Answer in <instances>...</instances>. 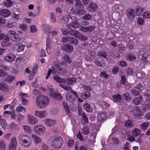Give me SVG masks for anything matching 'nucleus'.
Returning <instances> with one entry per match:
<instances>
[{
    "label": "nucleus",
    "instance_id": "obj_1",
    "mask_svg": "<svg viewBox=\"0 0 150 150\" xmlns=\"http://www.w3.org/2000/svg\"><path fill=\"white\" fill-rule=\"evenodd\" d=\"M19 140L21 142V145L25 147L30 146L32 144V141H28L27 139L29 136L27 135L23 134L20 135L18 137Z\"/></svg>",
    "mask_w": 150,
    "mask_h": 150
},
{
    "label": "nucleus",
    "instance_id": "obj_2",
    "mask_svg": "<svg viewBox=\"0 0 150 150\" xmlns=\"http://www.w3.org/2000/svg\"><path fill=\"white\" fill-rule=\"evenodd\" d=\"M63 143V141L62 137L57 135L54 137L51 146L54 148L59 149L61 147Z\"/></svg>",
    "mask_w": 150,
    "mask_h": 150
},
{
    "label": "nucleus",
    "instance_id": "obj_3",
    "mask_svg": "<svg viewBox=\"0 0 150 150\" xmlns=\"http://www.w3.org/2000/svg\"><path fill=\"white\" fill-rule=\"evenodd\" d=\"M36 101V103H49L50 99L47 96L41 95L37 97Z\"/></svg>",
    "mask_w": 150,
    "mask_h": 150
},
{
    "label": "nucleus",
    "instance_id": "obj_4",
    "mask_svg": "<svg viewBox=\"0 0 150 150\" xmlns=\"http://www.w3.org/2000/svg\"><path fill=\"white\" fill-rule=\"evenodd\" d=\"M8 35L9 38L13 41L18 42L20 40L19 36L13 30H10L8 32Z\"/></svg>",
    "mask_w": 150,
    "mask_h": 150
},
{
    "label": "nucleus",
    "instance_id": "obj_5",
    "mask_svg": "<svg viewBox=\"0 0 150 150\" xmlns=\"http://www.w3.org/2000/svg\"><path fill=\"white\" fill-rule=\"evenodd\" d=\"M17 145V142L15 137H12L8 144L9 150H16Z\"/></svg>",
    "mask_w": 150,
    "mask_h": 150
},
{
    "label": "nucleus",
    "instance_id": "obj_6",
    "mask_svg": "<svg viewBox=\"0 0 150 150\" xmlns=\"http://www.w3.org/2000/svg\"><path fill=\"white\" fill-rule=\"evenodd\" d=\"M61 48L63 50L67 53H71L74 50V47L69 44H62L61 46Z\"/></svg>",
    "mask_w": 150,
    "mask_h": 150
},
{
    "label": "nucleus",
    "instance_id": "obj_7",
    "mask_svg": "<svg viewBox=\"0 0 150 150\" xmlns=\"http://www.w3.org/2000/svg\"><path fill=\"white\" fill-rule=\"evenodd\" d=\"M60 61L61 64L62 66H65L67 65V63L70 64L71 62V58L68 55L62 57Z\"/></svg>",
    "mask_w": 150,
    "mask_h": 150
},
{
    "label": "nucleus",
    "instance_id": "obj_8",
    "mask_svg": "<svg viewBox=\"0 0 150 150\" xmlns=\"http://www.w3.org/2000/svg\"><path fill=\"white\" fill-rule=\"evenodd\" d=\"M34 130L35 133L40 135L45 131V128L42 125H36L34 127Z\"/></svg>",
    "mask_w": 150,
    "mask_h": 150
},
{
    "label": "nucleus",
    "instance_id": "obj_9",
    "mask_svg": "<svg viewBox=\"0 0 150 150\" xmlns=\"http://www.w3.org/2000/svg\"><path fill=\"white\" fill-rule=\"evenodd\" d=\"M47 112L46 110L42 111H35V115L40 119L46 117L47 115Z\"/></svg>",
    "mask_w": 150,
    "mask_h": 150
},
{
    "label": "nucleus",
    "instance_id": "obj_10",
    "mask_svg": "<svg viewBox=\"0 0 150 150\" xmlns=\"http://www.w3.org/2000/svg\"><path fill=\"white\" fill-rule=\"evenodd\" d=\"M27 117L28 122L31 125H35L37 124L38 122V119L33 116L28 115H27Z\"/></svg>",
    "mask_w": 150,
    "mask_h": 150
},
{
    "label": "nucleus",
    "instance_id": "obj_11",
    "mask_svg": "<svg viewBox=\"0 0 150 150\" xmlns=\"http://www.w3.org/2000/svg\"><path fill=\"white\" fill-rule=\"evenodd\" d=\"M95 26H91L88 27L81 26L80 28V30L81 31L85 32H88L93 31L95 29Z\"/></svg>",
    "mask_w": 150,
    "mask_h": 150
},
{
    "label": "nucleus",
    "instance_id": "obj_12",
    "mask_svg": "<svg viewBox=\"0 0 150 150\" xmlns=\"http://www.w3.org/2000/svg\"><path fill=\"white\" fill-rule=\"evenodd\" d=\"M134 10L132 9H128L127 10L126 13L129 20H133L134 18Z\"/></svg>",
    "mask_w": 150,
    "mask_h": 150
},
{
    "label": "nucleus",
    "instance_id": "obj_13",
    "mask_svg": "<svg viewBox=\"0 0 150 150\" xmlns=\"http://www.w3.org/2000/svg\"><path fill=\"white\" fill-rule=\"evenodd\" d=\"M71 92L72 91H70L66 93V98L68 102L72 103L74 102L75 98L72 95Z\"/></svg>",
    "mask_w": 150,
    "mask_h": 150
},
{
    "label": "nucleus",
    "instance_id": "obj_14",
    "mask_svg": "<svg viewBox=\"0 0 150 150\" xmlns=\"http://www.w3.org/2000/svg\"><path fill=\"white\" fill-rule=\"evenodd\" d=\"M50 96L52 98L55 100H60L62 98V96L61 94L58 92L50 93Z\"/></svg>",
    "mask_w": 150,
    "mask_h": 150
},
{
    "label": "nucleus",
    "instance_id": "obj_15",
    "mask_svg": "<svg viewBox=\"0 0 150 150\" xmlns=\"http://www.w3.org/2000/svg\"><path fill=\"white\" fill-rule=\"evenodd\" d=\"M132 112L134 115L137 117L143 115L141 109L137 106L134 108Z\"/></svg>",
    "mask_w": 150,
    "mask_h": 150
},
{
    "label": "nucleus",
    "instance_id": "obj_16",
    "mask_svg": "<svg viewBox=\"0 0 150 150\" xmlns=\"http://www.w3.org/2000/svg\"><path fill=\"white\" fill-rule=\"evenodd\" d=\"M43 122L46 125L50 127L53 126L56 123L55 120L48 119H45Z\"/></svg>",
    "mask_w": 150,
    "mask_h": 150
},
{
    "label": "nucleus",
    "instance_id": "obj_17",
    "mask_svg": "<svg viewBox=\"0 0 150 150\" xmlns=\"http://www.w3.org/2000/svg\"><path fill=\"white\" fill-rule=\"evenodd\" d=\"M107 115L105 113L103 112L99 113L97 115V118L98 121L99 122H101L106 119Z\"/></svg>",
    "mask_w": 150,
    "mask_h": 150
},
{
    "label": "nucleus",
    "instance_id": "obj_18",
    "mask_svg": "<svg viewBox=\"0 0 150 150\" xmlns=\"http://www.w3.org/2000/svg\"><path fill=\"white\" fill-rule=\"evenodd\" d=\"M9 129L11 131H17L19 129L18 127L17 124L15 122H11L9 125Z\"/></svg>",
    "mask_w": 150,
    "mask_h": 150
},
{
    "label": "nucleus",
    "instance_id": "obj_19",
    "mask_svg": "<svg viewBox=\"0 0 150 150\" xmlns=\"http://www.w3.org/2000/svg\"><path fill=\"white\" fill-rule=\"evenodd\" d=\"M84 7H81L76 8V12L77 15L78 16L83 15L85 14L86 11L83 8Z\"/></svg>",
    "mask_w": 150,
    "mask_h": 150
},
{
    "label": "nucleus",
    "instance_id": "obj_20",
    "mask_svg": "<svg viewBox=\"0 0 150 150\" xmlns=\"http://www.w3.org/2000/svg\"><path fill=\"white\" fill-rule=\"evenodd\" d=\"M16 56L12 54H9L7 56H5L4 59L6 61L12 62H13L15 59Z\"/></svg>",
    "mask_w": 150,
    "mask_h": 150
},
{
    "label": "nucleus",
    "instance_id": "obj_21",
    "mask_svg": "<svg viewBox=\"0 0 150 150\" xmlns=\"http://www.w3.org/2000/svg\"><path fill=\"white\" fill-rule=\"evenodd\" d=\"M0 14L4 17H7L10 15L11 13L8 9H3L0 11Z\"/></svg>",
    "mask_w": 150,
    "mask_h": 150
},
{
    "label": "nucleus",
    "instance_id": "obj_22",
    "mask_svg": "<svg viewBox=\"0 0 150 150\" xmlns=\"http://www.w3.org/2000/svg\"><path fill=\"white\" fill-rule=\"evenodd\" d=\"M98 8L97 5L93 3H91L89 6L88 7V9L91 12H94L96 11Z\"/></svg>",
    "mask_w": 150,
    "mask_h": 150
},
{
    "label": "nucleus",
    "instance_id": "obj_23",
    "mask_svg": "<svg viewBox=\"0 0 150 150\" xmlns=\"http://www.w3.org/2000/svg\"><path fill=\"white\" fill-rule=\"evenodd\" d=\"M31 137L33 140L34 143L35 144H37L41 142V139L37 136L34 134H32Z\"/></svg>",
    "mask_w": 150,
    "mask_h": 150
},
{
    "label": "nucleus",
    "instance_id": "obj_24",
    "mask_svg": "<svg viewBox=\"0 0 150 150\" xmlns=\"http://www.w3.org/2000/svg\"><path fill=\"white\" fill-rule=\"evenodd\" d=\"M9 39L8 37H6L4 39L2 42L1 43L2 47H5L10 46V44L9 43Z\"/></svg>",
    "mask_w": 150,
    "mask_h": 150
},
{
    "label": "nucleus",
    "instance_id": "obj_25",
    "mask_svg": "<svg viewBox=\"0 0 150 150\" xmlns=\"http://www.w3.org/2000/svg\"><path fill=\"white\" fill-rule=\"evenodd\" d=\"M101 60V59L98 57H97L94 59L93 62L98 67H102L104 66L103 62Z\"/></svg>",
    "mask_w": 150,
    "mask_h": 150
},
{
    "label": "nucleus",
    "instance_id": "obj_26",
    "mask_svg": "<svg viewBox=\"0 0 150 150\" xmlns=\"http://www.w3.org/2000/svg\"><path fill=\"white\" fill-rule=\"evenodd\" d=\"M8 89V86L6 84L2 83H0V90L6 91Z\"/></svg>",
    "mask_w": 150,
    "mask_h": 150
},
{
    "label": "nucleus",
    "instance_id": "obj_27",
    "mask_svg": "<svg viewBox=\"0 0 150 150\" xmlns=\"http://www.w3.org/2000/svg\"><path fill=\"white\" fill-rule=\"evenodd\" d=\"M112 97L114 102H120L122 100L121 96L119 94L113 95Z\"/></svg>",
    "mask_w": 150,
    "mask_h": 150
},
{
    "label": "nucleus",
    "instance_id": "obj_28",
    "mask_svg": "<svg viewBox=\"0 0 150 150\" xmlns=\"http://www.w3.org/2000/svg\"><path fill=\"white\" fill-rule=\"evenodd\" d=\"M79 24L78 22L76 21H74L71 22L70 24L68 26L69 28H73L75 29L78 28L79 27Z\"/></svg>",
    "mask_w": 150,
    "mask_h": 150
},
{
    "label": "nucleus",
    "instance_id": "obj_29",
    "mask_svg": "<svg viewBox=\"0 0 150 150\" xmlns=\"http://www.w3.org/2000/svg\"><path fill=\"white\" fill-rule=\"evenodd\" d=\"M83 107L85 110L87 112H92L93 111L92 107L89 104H84Z\"/></svg>",
    "mask_w": 150,
    "mask_h": 150
},
{
    "label": "nucleus",
    "instance_id": "obj_30",
    "mask_svg": "<svg viewBox=\"0 0 150 150\" xmlns=\"http://www.w3.org/2000/svg\"><path fill=\"white\" fill-rule=\"evenodd\" d=\"M23 128L25 133L29 134L31 133L32 130L30 127L26 125H23Z\"/></svg>",
    "mask_w": 150,
    "mask_h": 150
},
{
    "label": "nucleus",
    "instance_id": "obj_31",
    "mask_svg": "<svg viewBox=\"0 0 150 150\" xmlns=\"http://www.w3.org/2000/svg\"><path fill=\"white\" fill-rule=\"evenodd\" d=\"M52 72L56 74V69L53 66H52L51 68L49 69L47 76L46 77V79H47L50 77V74Z\"/></svg>",
    "mask_w": 150,
    "mask_h": 150
},
{
    "label": "nucleus",
    "instance_id": "obj_32",
    "mask_svg": "<svg viewBox=\"0 0 150 150\" xmlns=\"http://www.w3.org/2000/svg\"><path fill=\"white\" fill-rule=\"evenodd\" d=\"M131 132L133 136L137 137L139 135L140 130L139 129L135 128L132 130Z\"/></svg>",
    "mask_w": 150,
    "mask_h": 150
},
{
    "label": "nucleus",
    "instance_id": "obj_33",
    "mask_svg": "<svg viewBox=\"0 0 150 150\" xmlns=\"http://www.w3.org/2000/svg\"><path fill=\"white\" fill-rule=\"evenodd\" d=\"M142 59L143 61L148 62H150V55L144 53L142 55Z\"/></svg>",
    "mask_w": 150,
    "mask_h": 150
},
{
    "label": "nucleus",
    "instance_id": "obj_34",
    "mask_svg": "<svg viewBox=\"0 0 150 150\" xmlns=\"http://www.w3.org/2000/svg\"><path fill=\"white\" fill-rule=\"evenodd\" d=\"M54 65L56 69V73L57 72L59 73L61 71H62V68L61 67V66L59 63H55L54 64Z\"/></svg>",
    "mask_w": 150,
    "mask_h": 150
},
{
    "label": "nucleus",
    "instance_id": "obj_35",
    "mask_svg": "<svg viewBox=\"0 0 150 150\" xmlns=\"http://www.w3.org/2000/svg\"><path fill=\"white\" fill-rule=\"evenodd\" d=\"M144 8L140 6H138L136 9V15L138 16H140L144 11Z\"/></svg>",
    "mask_w": 150,
    "mask_h": 150
},
{
    "label": "nucleus",
    "instance_id": "obj_36",
    "mask_svg": "<svg viewBox=\"0 0 150 150\" xmlns=\"http://www.w3.org/2000/svg\"><path fill=\"white\" fill-rule=\"evenodd\" d=\"M3 4L5 6L9 7L12 5L13 2L11 0H5L4 1Z\"/></svg>",
    "mask_w": 150,
    "mask_h": 150
},
{
    "label": "nucleus",
    "instance_id": "obj_37",
    "mask_svg": "<svg viewBox=\"0 0 150 150\" xmlns=\"http://www.w3.org/2000/svg\"><path fill=\"white\" fill-rule=\"evenodd\" d=\"M88 118L86 114H83L82 116V119L81 120L82 125H85L88 123Z\"/></svg>",
    "mask_w": 150,
    "mask_h": 150
},
{
    "label": "nucleus",
    "instance_id": "obj_38",
    "mask_svg": "<svg viewBox=\"0 0 150 150\" xmlns=\"http://www.w3.org/2000/svg\"><path fill=\"white\" fill-rule=\"evenodd\" d=\"M90 130L89 127L87 126L84 127L82 129V133L84 135H86L89 133Z\"/></svg>",
    "mask_w": 150,
    "mask_h": 150
},
{
    "label": "nucleus",
    "instance_id": "obj_39",
    "mask_svg": "<svg viewBox=\"0 0 150 150\" xmlns=\"http://www.w3.org/2000/svg\"><path fill=\"white\" fill-rule=\"evenodd\" d=\"M0 125L5 129H6L7 127V123L6 121L4 119L1 120L0 121Z\"/></svg>",
    "mask_w": 150,
    "mask_h": 150
},
{
    "label": "nucleus",
    "instance_id": "obj_40",
    "mask_svg": "<svg viewBox=\"0 0 150 150\" xmlns=\"http://www.w3.org/2000/svg\"><path fill=\"white\" fill-rule=\"evenodd\" d=\"M53 78L57 82L59 83L60 85L64 83L63 79L61 78L59 76H54Z\"/></svg>",
    "mask_w": 150,
    "mask_h": 150
},
{
    "label": "nucleus",
    "instance_id": "obj_41",
    "mask_svg": "<svg viewBox=\"0 0 150 150\" xmlns=\"http://www.w3.org/2000/svg\"><path fill=\"white\" fill-rule=\"evenodd\" d=\"M134 87V88L137 89L140 91H142L144 89V87L140 82H138Z\"/></svg>",
    "mask_w": 150,
    "mask_h": 150
},
{
    "label": "nucleus",
    "instance_id": "obj_42",
    "mask_svg": "<svg viewBox=\"0 0 150 150\" xmlns=\"http://www.w3.org/2000/svg\"><path fill=\"white\" fill-rule=\"evenodd\" d=\"M69 42L73 44L77 45L78 43V41L74 37H69Z\"/></svg>",
    "mask_w": 150,
    "mask_h": 150
},
{
    "label": "nucleus",
    "instance_id": "obj_43",
    "mask_svg": "<svg viewBox=\"0 0 150 150\" xmlns=\"http://www.w3.org/2000/svg\"><path fill=\"white\" fill-rule=\"evenodd\" d=\"M69 34L74 36H75L77 38L79 36V35L80 33V32L79 31L75 30H73L71 29H70V31H69Z\"/></svg>",
    "mask_w": 150,
    "mask_h": 150
},
{
    "label": "nucleus",
    "instance_id": "obj_44",
    "mask_svg": "<svg viewBox=\"0 0 150 150\" xmlns=\"http://www.w3.org/2000/svg\"><path fill=\"white\" fill-rule=\"evenodd\" d=\"M18 47L17 49V51L18 52H20L24 50L25 47V45H23L21 43L18 44Z\"/></svg>",
    "mask_w": 150,
    "mask_h": 150
},
{
    "label": "nucleus",
    "instance_id": "obj_45",
    "mask_svg": "<svg viewBox=\"0 0 150 150\" xmlns=\"http://www.w3.org/2000/svg\"><path fill=\"white\" fill-rule=\"evenodd\" d=\"M143 100V97L142 96H140L133 99L132 103H140Z\"/></svg>",
    "mask_w": 150,
    "mask_h": 150
},
{
    "label": "nucleus",
    "instance_id": "obj_46",
    "mask_svg": "<svg viewBox=\"0 0 150 150\" xmlns=\"http://www.w3.org/2000/svg\"><path fill=\"white\" fill-rule=\"evenodd\" d=\"M90 93L88 91H86L85 92H83V93L81 96V97L82 99H86L90 97Z\"/></svg>",
    "mask_w": 150,
    "mask_h": 150
},
{
    "label": "nucleus",
    "instance_id": "obj_47",
    "mask_svg": "<svg viewBox=\"0 0 150 150\" xmlns=\"http://www.w3.org/2000/svg\"><path fill=\"white\" fill-rule=\"evenodd\" d=\"M46 49L47 52H48L50 50V38L49 37H48L46 40Z\"/></svg>",
    "mask_w": 150,
    "mask_h": 150
},
{
    "label": "nucleus",
    "instance_id": "obj_48",
    "mask_svg": "<svg viewBox=\"0 0 150 150\" xmlns=\"http://www.w3.org/2000/svg\"><path fill=\"white\" fill-rule=\"evenodd\" d=\"M77 38L82 41H85L88 39V38L87 36L83 35L80 33Z\"/></svg>",
    "mask_w": 150,
    "mask_h": 150
},
{
    "label": "nucleus",
    "instance_id": "obj_49",
    "mask_svg": "<svg viewBox=\"0 0 150 150\" xmlns=\"http://www.w3.org/2000/svg\"><path fill=\"white\" fill-rule=\"evenodd\" d=\"M125 125V126L130 127H132L134 126V123L129 120L126 121Z\"/></svg>",
    "mask_w": 150,
    "mask_h": 150
},
{
    "label": "nucleus",
    "instance_id": "obj_50",
    "mask_svg": "<svg viewBox=\"0 0 150 150\" xmlns=\"http://www.w3.org/2000/svg\"><path fill=\"white\" fill-rule=\"evenodd\" d=\"M149 124L148 122H144L142 124L140 125V128L143 130H145L146 129L149 127Z\"/></svg>",
    "mask_w": 150,
    "mask_h": 150
},
{
    "label": "nucleus",
    "instance_id": "obj_51",
    "mask_svg": "<svg viewBox=\"0 0 150 150\" xmlns=\"http://www.w3.org/2000/svg\"><path fill=\"white\" fill-rule=\"evenodd\" d=\"M0 149L1 150H4L6 149V144L4 140L0 141Z\"/></svg>",
    "mask_w": 150,
    "mask_h": 150
},
{
    "label": "nucleus",
    "instance_id": "obj_52",
    "mask_svg": "<svg viewBox=\"0 0 150 150\" xmlns=\"http://www.w3.org/2000/svg\"><path fill=\"white\" fill-rule=\"evenodd\" d=\"M122 97L125 100L129 101L131 99V97L127 93H124L122 96Z\"/></svg>",
    "mask_w": 150,
    "mask_h": 150
},
{
    "label": "nucleus",
    "instance_id": "obj_53",
    "mask_svg": "<svg viewBox=\"0 0 150 150\" xmlns=\"http://www.w3.org/2000/svg\"><path fill=\"white\" fill-rule=\"evenodd\" d=\"M143 111L145 112L150 110V104H145L142 108Z\"/></svg>",
    "mask_w": 150,
    "mask_h": 150
},
{
    "label": "nucleus",
    "instance_id": "obj_54",
    "mask_svg": "<svg viewBox=\"0 0 150 150\" xmlns=\"http://www.w3.org/2000/svg\"><path fill=\"white\" fill-rule=\"evenodd\" d=\"M96 135V134L95 133L93 134H91V135L89 138V140L92 143H94L95 142V139Z\"/></svg>",
    "mask_w": 150,
    "mask_h": 150
},
{
    "label": "nucleus",
    "instance_id": "obj_55",
    "mask_svg": "<svg viewBox=\"0 0 150 150\" xmlns=\"http://www.w3.org/2000/svg\"><path fill=\"white\" fill-rule=\"evenodd\" d=\"M15 77L11 75H8L5 80V81L8 82V83H11L14 81Z\"/></svg>",
    "mask_w": 150,
    "mask_h": 150
},
{
    "label": "nucleus",
    "instance_id": "obj_56",
    "mask_svg": "<svg viewBox=\"0 0 150 150\" xmlns=\"http://www.w3.org/2000/svg\"><path fill=\"white\" fill-rule=\"evenodd\" d=\"M98 56L104 59L107 58V54L105 52L102 51L99 52L98 54Z\"/></svg>",
    "mask_w": 150,
    "mask_h": 150
},
{
    "label": "nucleus",
    "instance_id": "obj_57",
    "mask_svg": "<svg viewBox=\"0 0 150 150\" xmlns=\"http://www.w3.org/2000/svg\"><path fill=\"white\" fill-rule=\"evenodd\" d=\"M75 6L76 8L81 7H84V6L82 4L81 1L79 0H76Z\"/></svg>",
    "mask_w": 150,
    "mask_h": 150
},
{
    "label": "nucleus",
    "instance_id": "obj_58",
    "mask_svg": "<svg viewBox=\"0 0 150 150\" xmlns=\"http://www.w3.org/2000/svg\"><path fill=\"white\" fill-rule=\"evenodd\" d=\"M64 83H65V82H64V83L60 84V86L64 90H67V92L69 91H71V89H72V88L69 86H67L65 85L64 84Z\"/></svg>",
    "mask_w": 150,
    "mask_h": 150
},
{
    "label": "nucleus",
    "instance_id": "obj_59",
    "mask_svg": "<svg viewBox=\"0 0 150 150\" xmlns=\"http://www.w3.org/2000/svg\"><path fill=\"white\" fill-rule=\"evenodd\" d=\"M127 57L128 60L130 61H132L136 59V57L135 56L130 54L127 55Z\"/></svg>",
    "mask_w": 150,
    "mask_h": 150
},
{
    "label": "nucleus",
    "instance_id": "obj_60",
    "mask_svg": "<svg viewBox=\"0 0 150 150\" xmlns=\"http://www.w3.org/2000/svg\"><path fill=\"white\" fill-rule=\"evenodd\" d=\"M118 64L119 66L122 67H125L127 65L126 62L123 60L118 62Z\"/></svg>",
    "mask_w": 150,
    "mask_h": 150
},
{
    "label": "nucleus",
    "instance_id": "obj_61",
    "mask_svg": "<svg viewBox=\"0 0 150 150\" xmlns=\"http://www.w3.org/2000/svg\"><path fill=\"white\" fill-rule=\"evenodd\" d=\"M92 18V16L89 14H87L83 16L82 18L83 19L88 20H91Z\"/></svg>",
    "mask_w": 150,
    "mask_h": 150
},
{
    "label": "nucleus",
    "instance_id": "obj_62",
    "mask_svg": "<svg viewBox=\"0 0 150 150\" xmlns=\"http://www.w3.org/2000/svg\"><path fill=\"white\" fill-rule=\"evenodd\" d=\"M133 72V69L132 68L129 67L126 69L125 73L127 75H131Z\"/></svg>",
    "mask_w": 150,
    "mask_h": 150
},
{
    "label": "nucleus",
    "instance_id": "obj_63",
    "mask_svg": "<svg viewBox=\"0 0 150 150\" xmlns=\"http://www.w3.org/2000/svg\"><path fill=\"white\" fill-rule=\"evenodd\" d=\"M100 76L106 79H108L109 77V75L105 71H102L100 73Z\"/></svg>",
    "mask_w": 150,
    "mask_h": 150
},
{
    "label": "nucleus",
    "instance_id": "obj_64",
    "mask_svg": "<svg viewBox=\"0 0 150 150\" xmlns=\"http://www.w3.org/2000/svg\"><path fill=\"white\" fill-rule=\"evenodd\" d=\"M7 27L9 28H13L16 26V23L14 22L8 23L6 24Z\"/></svg>",
    "mask_w": 150,
    "mask_h": 150
}]
</instances>
